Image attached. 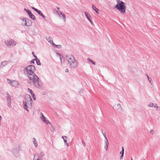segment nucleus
<instances>
[{"label": "nucleus", "instance_id": "nucleus-1", "mask_svg": "<svg viewBox=\"0 0 160 160\" xmlns=\"http://www.w3.org/2000/svg\"><path fill=\"white\" fill-rule=\"evenodd\" d=\"M28 77L30 81L28 82L30 84H33L34 86L37 88L40 89H42V82L35 73L28 76Z\"/></svg>", "mask_w": 160, "mask_h": 160}, {"label": "nucleus", "instance_id": "nucleus-2", "mask_svg": "<svg viewBox=\"0 0 160 160\" xmlns=\"http://www.w3.org/2000/svg\"><path fill=\"white\" fill-rule=\"evenodd\" d=\"M65 57L66 60L71 68L74 69L77 67L78 64V62L73 55L72 54L66 55Z\"/></svg>", "mask_w": 160, "mask_h": 160}, {"label": "nucleus", "instance_id": "nucleus-3", "mask_svg": "<svg viewBox=\"0 0 160 160\" xmlns=\"http://www.w3.org/2000/svg\"><path fill=\"white\" fill-rule=\"evenodd\" d=\"M32 100L29 95H27L25 97V100L23 101L24 108L28 111V108H31L32 107Z\"/></svg>", "mask_w": 160, "mask_h": 160}, {"label": "nucleus", "instance_id": "nucleus-4", "mask_svg": "<svg viewBox=\"0 0 160 160\" xmlns=\"http://www.w3.org/2000/svg\"><path fill=\"white\" fill-rule=\"evenodd\" d=\"M117 4L115 6L121 13H124L126 12V7L125 5V3L119 0H117Z\"/></svg>", "mask_w": 160, "mask_h": 160}, {"label": "nucleus", "instance_id": "nucleus-5", "mask_svg": "<svg viewBox=\"0 0 160 160\" xmlns=\"http://www.w3.org/2000/svg\"><path fill=\"white\" fill-rule=\"evenodd\" d=\"M35 70L36 69L34 65H29L24 68L23 71L24 72H26L28 76L34 73V72Z\"/></svg>", "mask_w": 160, "mask_h": 160}, {"label": "nucleus", "instance_id": "nucleus-6", "mask_svg": "<svg viewBox=\"0 0 160 160\" xmlns=\"http://www.w3.org/2000/svg\"><path fill=\"white\" fill-rule=\"evenodd\" d=\"M22 21L21 25L23 26H31L32 22L30 19L27 18H24L23 17H21L20 18Z\"/></svg>", "mask_w": 160, "mask_h": 160}, {"label": "nucleus", "instance_id": "nucleus-7", "mask_svg": "<svg viewBox=\"0 0 160 160\" xmlns=\"http://www.w3.org/2000/svg\"><path fill=\"white\" fill-rule=\"evenodd\" d=\"M5 43L8 47L14 46L16 44V42L13 40L10 39L5 40Z\"/></svg>", "mask_w": 160, "mask_h": 160}, {"label": "nucleus", "instance_id": "nucleus-8", "mask_svg": "<svg viewBox=\"0 0 160 160\" xmlns=\"http://www.w3.org/2000/svg\"><path fill=\"white\" fill-rule=\"evenodd\" d=\"M6 97L7 102V106L9 108L12 107L11 105V96L8 92H6Z\"/></svg>", "mask_w": 160, "mask_h": 160}, {"label": "nucleus", "instance_id": "nucleus-9", "mask_svg": "<svg viewBox=\"0 0 160 160\" xmlns=\"http://www.w3.org/2000/svg\"><path fill=\"white\" fill-rule=\"evenodd\" d=\"M24 10L25 12H27L29 18L33 20H35L36 19L35 16L32 13L31 11L25 8L24 9Z\"/></svg>", "mask_w": 160, "mask_h": 160}, {"label": "nucleus", "instance_id": "nucleus-10", "mask_svg": "<svg viewBox=\"0 0 160 160\" xmlns=\"http://www.w3.org/2000/svg\"><path fill=\"white\" fill-rule=\"evenodd\" d=\"M56 8L58 9V10H56V11L57 12V13H58L60 18H61V17H62L63 18L64 20V21H65L66 19V18L65 14L64 13H63L62 11L59 10V7H57Z\"/></svg>", "mask_w": 160, "mask_h": 160}, {"label": "nucleus", "instance_id": "nucleus-11", "mask_svg": "<svg viewBox=\"0 0 160 160\" xmlns=\"http://www.w3.org/2000/svg\"><path fill=\"white\" fill-rule=\"evenodd\" d=\"M40 115L41 116V117H40L41 119L46 124H51V123L47 119L46 117L44 116L42 112H40Z\"/></svg>", "mask_w": 160, "mask_h": 160}, {"label": "nucleus", "instance_id": "nucleus-12", "mask_svg": "<svg viewBox=\"0 0 160 160\" xmlns=\"http://www.w3.org/2000/svg\"><path fill=\"white\" fill-rule=\"evenodd\" d=\"M32 8L35 12H36L39 15L41 16L42 17L45 18L46 17L43 14L42 12L35 8L34 7H32Z\"/></svg>", "mask_w": 160, "mask_h": 160}, {"label": "nucleus", "instance_id": "nucleus-13", "mask_svg": "<svg viewBox=\"0 0 160 160\" xmlns=\"http://www.w3.org/2000/svg\"><path fill=\"white\" fill-rule=\"evenodd\" d=\"M84 14L87 19L92 24V22L91 20V17L90 15L87 12H85Z\"/></svg>", "mask_w": 160, "mask_h": 160}, {"label": "nucleus", "instance_id": "nucleus-14", "mask_svg": "<svg viewBox=\"0 0 160 160\" xmlns=\"http://www.w3.org/2000/svg\"><path fill=\"white\" fill-rule=\"evenodd\" d=\"M46 40L48 41V42L51 44L53 45L54 43L52 41V38L50 37H47L46 38Z\"/></svg>", "mask_w": 160, "mask_h": 160}, {"label": "nucleus", "instance_id": "nucleus-15", "mask_svg": "<svg viewBox=\"0 0 160 160\" xmlns=\"http://www.w3.org/2000/svg\"><path fill=\"white\" fill-rule=\"evenodd\" d=\"M18 85V82L15 80H12V82L11 85L13 87H16Z\"/></svg>", "mask_w": 160, "mask_h": 160}, {"label": "nucleus", "instance_id": "nucleus-16", "mask_svg": "<svg viewBox=\"0 0 160 160\" xmlns=\"http://www.w3.org/2000/svg\"><path fill=\"white\" fill-rule=\"evenodd\" d=\"M33 140V144H34V146L35 147H37L38 146V143H37V141L36 138H32Z\"/></svg>", "mask_w": 160, "mask_h": 160}, {"label": "nucleus", "instance_id": "nucleus-17", "mask_svg": "<svg viewBox=\"0 0 160 160\" xmlns=\"http://www.w3.org/2000/svg\"><path fill=\"white\" fill-rule=\"evenodd\" d=\"M62 138L63 139L65 144H66L67 146H68L69 144L67 143V141L66 139V138H67V137L63 136H62Z\"/></svg>", "mask_w": 160, "mask_h": 160}, {"label": "nucleus", "instance_id": "nucleus-18", "mask_svg": "<svg viewBox=\"0 0 160 160\" xmlns=\"http://www.w3.org/2000/svg\"><path fill=\"white\" fill-rule=\"evenodd\" d=\"M35 59L37 64L38 65H41V63L39 60L38 58H35Z\"/></svg>", "mask_w": 160, "mask_h": 160}, {"label": "nucleus", "instance_id": "nucleus-19", "mask_svg": "<svg viewBox=\"0 0 160 160\" xmlns=\"http://www.w3.org/2000/svg\"><path fill=\"white\" fill-rule=\"evenodd\" d=\"M8 63L6 61H4L2 62L1 64V66H2V67H3L6 65Z\"/></svg>", "mask_w": 160, "mask_h": 160}, {"label": "nucleus", "instance_id": "nucleus-20", "mask_svg": "<svg viewBox=\"0 0 160 160\" xmlns=\"http://www.w3.org/2000/svg\"><path fill=\"white\" fill-rule=\"evenodd\" d=\"M43 155H44L43 153L42 152H41L38 155H38H36V157H37V158L39 157V158H40H40H42V156H43Z\"/></svg>", "mask_w": 160, "mask_h": 160}, {"label": "nucleus", "instance_id": "nucleus-21", "mask_svg": "<svg viewBox=\"0 0 160 160\" xmlns=\"http://www.w3.org/2000/svg\"><path fill=\"white\" fill-rule=\"evenodd\" d=\"M92 9L95 12L98 13V9H97L95 6H94L93 5H92Z\"/></svg>", "mask_w": 160, "mask_h": 160}, {"label": "nucleus", "instance_id": "nucleus-22", "mask_svg": "<svg viewBox=\"0 0 160 160\" xmlns=\"http://www.w3.org/2000/svg\"><path fill=\"white\" fill-rule=\"evenodd\" d=\"M87 60L88 62H90L92 64H93V65H95V62L92 60L90 58H87Z\"/></svg>", "mask_w": 160, "mask_h": 160}, {"label": "nucleus", "instance_id": "nucleus-23", "mask_svg": "<svg viewBox=\"0 0 160 160\" xmlns=\"http://www.w3.org/2000/svg\"><path fill=\"white\" fill-rule=\"evenodd\" d=\"M39 157L36 158V155H34V158L33 159V160H43L42 158H39Z\"/></svg>", "mask_w": 160, "mask_h": 160}, {"label": "nucleus", "instance_id": "nucleus-24", "mask_svg": "<svg viewBox=\"0 0 160 160\" xmlns=\"http://www.w3.org/2000/svg\"><path fill=\"white\" fill-rule=\"evenodd\" d=\"M52 45L55 47H57L58 48H60L62 46L61 45H57L55 44V43H53V44Z\"/></svg>", "mask_w": 160, "mask_h": 160}, {"label": "nucleus", "instance_id": "nucleus-25", "mask_svg": "<svg viewBox=\"0 0 160 160\" xmlns=\"http://www.w3.org/2000/svg\"><path fill=\"white\" fill-rule=\"evenodd\" d=\"M102 134H103V136L105 138H107V136L106 134V132L105 131H103L102 130Z\"/></svg>", "mask_w": 160, "mask_h": 160}, {"label": "nucleus", "instance_id": "nucleus-26", "mask_svg": "<svg viewBox=\"0 0 160 160\" xmlns=\"http://www.w3.org/2000/svg\"><path fill=\"white\" fill-rule=\"evenodd\" d=\"M120 154H124V148L123 147H122V150L120 152Z\"/></svg>", "mask_w": 160, "mask_h": 160}, {"label": "nucleus", "instance_id": "nucleus-27", "mask_svg": "<svg viewBox=\"0 0 160 160\" xmlns=\"http://www.w3.org/2000/svg\"><path fill=\"white\" fill-rule=\"evenodd\" d=\"M104 148L106 151H108V146L109 144H105Z\"/></svg>", "mask_w": 160, "mask_h": 160}, {"label": "nucleus", "instance_id": "nucleus-28", "mask_svg": "<svg viewBox=\"0 0 160 160\" xmlns=\"http://www.w3.org/2000/svg\"><path fill=\"white\" fill-rule=\"evenodd\" d=\"M50 130L51 132H53L55 131V128L53 127L52 126Z\"/></svg>", "mask_w": 160, "mask_h": 160}, {"label": "nucleus", "instance_id": "nucleus-29", "mask_svg": "<svg viewBox=\"0 0 160 160\" xmlns=\"http://www.w3.org/2000/svg\"><path fill=\"white\" fill-rule=\"evenodd\" d=\"M7 81L8 83L10 84V85L11 84V83L12 82V80H11L9 79H7Z\"/></svg>", "mask_w": 160, "mask_h": 160}, {"label": "nucleus", "instance_id": "nucleus-30", "mask_svg": "<svg viewBox=\"0 0 160 160\" xmlns=\"http://www.w3.org/2000/svg\"><path fill=\"white\" fill-rule=\"evenodd\" d=\"M105 144H109V142L108 140V139L107 138H105Z\"/></svg>", "mask_w": 160, "mask_h": 160}, {"label": "nucleus", "instance_id": "nucleus-31", "mask_svg": "<svg viewBox=\"0 0 160 160\" xmlns=\"http://www.w3.org/2000/svg\"><path fill=\"white\" fill-rule=\"evenodd\" d=\"M146 76L147 77V78H148V81L149 82H151L152 80L151 78H150L149 76L147 74H146Z\"/></svg>", "mask_w": 160, "mask_h": 160}, {"label": "nucleus", "instance_id": "nucleus-32", "mask_svg": "<svg viewBox=\"0 0 160 160\" xmlns=\"http://www.w3.org/2000/svg\"><path fill=\"white\" fill-rule=\"evenodd\" d=\"M28 91H29L30 92L31 95L33 93L31 89H30L29 88H28Z\"/></svg>", "mask_w": 160, "mask_h": 160}, {"label": "nucleus", "instance_id": "nucleus-33", "mask_svg": "<svg viewBox=\"0 0 160 160\" xmlns=\"http://www.w3.org/2000/svg\"><path fill=\"white\" fill-rule=\"evenodd\" d=\"M32 97V98H33V99L34 100H35L36 99V97H35V95H34V93L31 94Z\"/></svg>", "mask_w": 160, "mask_h": 160}, {"label": "nucleus", "instance_id": "nucleus-34", "mask_svg": "<svg viewBox=\"0 0 160 160\" xmlns=\"http://www.w3.org/2000/svg\"><path fill=\"white\" fill-rule=\"evenodd\" d=\"M35 61V59H32L31 61V63H33V64H34V61Z\"/></svg>", "mask_w": 160, "mask_h": 160}, {"label": "nucleus", "instance_id": "nucleus-35", "mask_svg": "<svg viewBox=\"0 0 160 160\" xmlns=\"http://www.w3.org/2000/svg\"><path fill=\"white\" fill-rule=\"evenodd\" d=\"M153 105H154L153 103L152 102L150 103V104L149 105H148V106L150 107H153Z\"/></svg>", "mask_w": 160, "mask_h": 160}, {"label": "nucleus", "instance_id": "nucleus-36", "mask_svg": "<svg viewBox=\"0 0 160 160\" xmlns=\"http://www.w3.org/2000/svg\"><path fill=\"white\" fill-rule=\"evenodd\" d=\"M155 132L153 130H151L150 131V133L152 134H153Z\"/></svg>", "mask_w": 160, "mask_h": 160}, {"label": "nucleus", "instance_id": "nucleus-37", "mask_svg": "<svg viewBox=\"0 0 160 160\" xmlns=\"http://www.w3.org/2000/svg\"><path fill=\"white\" fill-rule=\"evenodd\" d=\"M83 92V90L82 89H80L79 91V93H82Z\"/></svg>", "mask_w": 160, "mask_h": 160}, {"label": "nucleus", "instance_id": "nucleus-38", "mask_svg": "<svg viewBox=\"0 0 160 160\" xmlns=\"http://www.w3.org/2000/svg\"><path fill=\"white\" fill-rule=\"evenodd\" d=\"M32 54L33 55L34 57L35 58H37V56L34 55V52H32Z\"/></svg>", "mask_w": 160, "mask_h": 160}, {"label": "nucleus", "instance_id": "nucleus-39", "mask_svg": "<svg viewBox=\"0 0 160 160\" xmlns=\"http://www.w3.org/2000/svg\"><path fill=\"white\" fill-rule=\"evenodd\" d=\"M59 58L60 59V61L61 62H62V58H63V56L62 55H61V56H59Z\"/></svg>", "mask_w": 160, "mask_h": 160}, {"label": "nucleus", "instance_id": "nucleus-40", "mask_svg": "<svg viewBox=\"0 0 160 160\" xmlns=\"http://www.w3.org/2000/svg\"><path fill=\"white\" fill-rule=\"evenodd\" d=\"M124 154H121L120 156V159H122L123 157Z\"/></svg>", "mask_w": 160, "mask_h": 160}, {"label": "nucleus", "instance_id": "nucleus-41", "mask_svg": "<svg viewBox=\"0 0 160 160\" xmlns=\"http://www.w3.org/2000/svg\"><path fill=\"white\" fill-rule=\"evenodd\" d=\"M82 144L83 145V146H86V144H85V143L84 142V141H82Z\"/></svg>", "mask_w": 160, "mask_h": 160}, {"label": "nucleus", "instance_id": "nucleus-42", "mask_svg": "<svg viewBox=\"0 0 160 160\" xmlns=\"http://www.w3.org/2000/svg\"><path fill=\"white\" fill-rule=\"evenodd\" d=\"M56 54L58 56H61L62 55L58 52H56Z\"/></svg>", "mask_w": 160, "mask_h": 160}, {"label": "nucleus", "instance_id": "nucleus-43", "mask_svg": "<svg viewBox=\"0 0 160 160\" xmlns=\"http://www.w3.org/2000/svg\"><path fill=\"white\" fill-rule=\"evenodd\" d=\"M153 106H154L155 108L156 107L157 108H158V107L157 106V105L156 104H155L154 105H153ZM158 108H159V107H158Z\"/></svg>", "mask_w": 160, "mask_h": 160}, {"label": "nucleus", "instance_id": "nucleus-44", "mask_svg": "<svg viewBox=\"0 0 160 160\" xmlns=\"http://www.w3.org/2000/svg\"><path fill=\"white\" fill-rule=\"evenodd\" d=\"M65 72H68V68H66L65 70Z\"/></svg>", "mask_w": 160, "mask_h": 160}, {"label": "nucleus", "instance_id": "nucleus-45", "mask_svg": "<svg viewBox=\"0 0 160 160\" xmlns=\"http://www.w3.org/2000/svg\"><path fill=\"white\" fill-rule=\"evenodd\" d=\"M117 106L119 107H121V105L120 104H117Z\"/></svg>", "mask_w": 160, "mask_h": 160}, {"label": "nucleus", "instance_id": "nucleus-46", "mask_svg": "<svg viewBox=\"0 0 160 160\" xmlns=\"http://www.w3.org/2000/svg\"><path fill=\"white\" fill-rule=\"evenodd\" d=\"M2 118L1 116V115H0V122L1 121V120L2 119Z\"/></svg>", "mask_w": 160, "mask_h": 160}, {"label": "nucleus", "instance_id": "nucleus-47", "mask_svg": "<svg viewBox=\"0 0 160 160\" xmlns=\"http://www.w3.org/2000/svg\"><path fill=\"white\" fill-rule=\"evenodd\" d=\"M63 160H66V159H64Z\"/></svg>", "mask_w": 160, "mask_h": 160}, {"label": "nucleus", "instance_id": "nucleus-48", "mask_svg": "<svg viewBox=\"0 0 160 160\" xmlns=\"http://www.w3.org/2000/svg\"><path fill=\"white\" fill-rule=\"evenodd\" d=\"M131 160H133L132 158H131Z\"/></svg>", "mask_w": 160, "mask_h": 160}]
</instances>
